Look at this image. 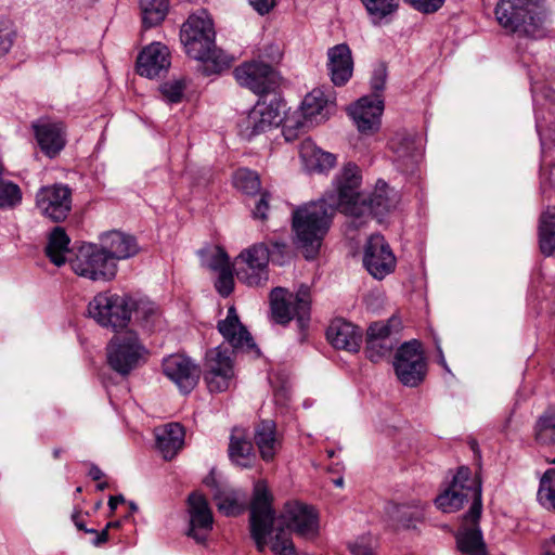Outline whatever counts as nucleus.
I'll return each instance as SVG.
<instances>
[{"mask_svg": "<svg viewBox=\"0 0 555 555\" xmlns=\"http://www.w3.org/2000/svg\"><path fill=\"white\" fill-rule=\"evenodd\" d=\"M69 237L61 227H55L49 234L46 254L55 266L60 267L66 261V254L69 253Z\"/></svg>", "mask_w": 555, "mask_h": 555, "instance_id": "c9c22d12", "label": "nucleus"}, {"mask_svg": "<svg viewBox=\"0 0 555 555\" xmlns=\"http://www.w3.org/2000/svg\"><path fill=\"white\" fill-rule=\"evenodd\" d=\"M41 151L50 158L55 157L65 146V130L61 122L39 120L33 125Z\"/></svg>", "mask_w": 555, "mask_h": 555, "instance_id": "393cba45", "label": "nucleus"}, {"mask_svg": "<svg viewBox=\"0 0 555 555\" xmlns=\"http://www.w3.org/2000/svg\"><path fill=\"white\" fill-rule=\"evenodd\" d=\"M142 23L145 28L159 25L166 17L169 9L168 0H141Z\"/></svg>", "mask_w": 555, "mask_h": 555, "instance_id": "4c0bfd02", "label": "nucleus"}, {"mask_svg": "<svg viewBox=\"0 0 555 555\" xmlns=\"http://www.w3.org/2000/svg\"><path fill=\"white\" fill-rule=\"evenodd\" d=\"M327 115V99L322 90L313 89L305 96L300 112L285 118L283 134L287 141H291L295 139L296 130L307 127L308 124H319L325 120Z\"/></svg>", "mask_w": 555, "mask_h": 555, "instance_id": "f8f14e48", "label": "nucleus"}, {"mask_svg": "<svg viewBox=\"0 0 555 555\" xmlns=\"http://www.w3.org/2000/svg\"><path fill=\"white\" fill-rule=\"evenodd\" d=\"M326 337L334 348L356 352L360 348L362 333L352 323L335 319L326 331Z\"/></svg>", "mask_w": 555, "mask_h": 555, "instance_id": "bb28decb", "label": "nucleus"}, {"mask_svg": "<svg viewBox=\"0 0 555 555\" xmlns=\"http://www.w3.org/2000/svg\"><path fill=\"white\" fill-rule=\"evenodd\" d=\"M327 70L335 86H344L349 81L353 73V60L348 44L339 43L327 50Z\"/></svg>", "mask_w": 555, "mask_h": 555, "instance_id": "a878e982", "label": "nucleus"}, {"mask_svg": "<svg viewBox=\"0 0 555 555\" xmlns=\"http://www.w3.org/2000/svg\"><path fill=\"white\" fill-rule=\"evenodd\" d=\"M390 149L396 155V160L405 171L412 169L421 158V144L410 133L402 132L392 137Z\"/></svg>", "mask_w": 555, "mask_h": 555, "instance_id": "c85d7f7f", "label": "nucleus"}, {"mask_svg": "<svg viewBox=\"0 0 555 555\" xmlns=\"http://www.w3.org/2000/svg\"><path fill=\"white\" fill-rule=\"evenodd\" d=\"M89 476L93 480H100L104 476V474L98 466L92 465L89 470Z\"/></svg>", "mask_w": 555, "mask_h": 555, "instance_id": "0e129e2a", "label": "nucleus"}, {"mask_svg": "<svg viewBox=\"0 0 555 555\" xmlns=\"http://www.w3.org/2000/svg\"><path fill=\"white\" fill-rule=\"evenodd\" d=\"M170 66V53L166 46L154 42L139 54L137 70L141 76L154 78L166 73Z\"/></svg>", "mask_w": 555, "mask_h": 555, "instance_id": "4be33fe9", "label": "nucleus"}, {"mask_svg": "<svg viewBox=\"0 0 555 555\" xmlns=\"http://www.w3.org/2000/svg\"><path fill=\"white\" fill-rule=\"evenodd\" d=\"M185 85L182 80L167 81L160 86L163 96L170 103H178L182 100Z\"/></svg>", "mask_w": 555, "mask_h": 555, "instance_id": "8fccbe9b", "label": "nucleus"}, {"mask_svg": "<svg viewBox=\"0 0 555 555\" xmlns=\"http://www.w3.org/2000/svg\"><path fill=\"white\" fill-rule=\"evenodd\" d=\"M386 82V70L384 67H379L374 70L371 79V87L375 92L384 90Z\"/></svg>", "mask_w": 555, "mask_h": 555, "instance_id": "13d9d810", "label": "nucleus"}, {"mask_svg": "<svg viewBox=\"0 0 555 555\" xmlns=\"http://www.w3.org/2000/svg\"><path fill=\"white\" fill-rule=\"evenodd\" d=\"M468 501H472V505L463 518L468 521L480 519L482 511L481 482L477 477H472L468 467H460L451 485L436 498L435 503L443 513H454Z\"/></svg>", "mask_w": 555, "mask_h": 555, "instance_id": "39448f33", "label": "nucleus"}, {"mask_svg": "<svg viewBox=\"0 0 555 555\" xmlns=\"http://www.w3.org/2000/svg\"><path fill=\"white\" fill-rule=\"evenodd\" d=\"M144 325L154 324L159 317V311L156 305L147 299H134L131 307V314Z\"/></svg>", "mask_w": 555, "mask_h": 555, "instance_id": "a18cd8bd", "label": "nucleus"}, {"mask_svg": "<svg viewBox=\"0 0 555 555\" xmlns=\"http://www.w3.org/2000/svg\"><path fill=\"white\" fill-rule=\"evenodd\" d=\"M212 20L206 12L191 15L181 28V42L189 56L203 63L206 75L228 68L231 59L215 44Z\"/></svg>", "mask_w": 555, "mask_h": 555, "instance_id": "f03ea898", "label": "nucleus"}, {"mask_svg": "<svg viewBox=\"0 0 555 555\" xmlns=\"http://www.w3.org/2000/svg\"><path fill=\"white\" fill-rule=\"evenodd\" d=\"M228 452L231 462L240 467L250 468L256 462V453L245 428L232 429Z\"/></svg>", "mask_w": 555, "mask_h": 555, "instance_id": "cd10ccee", "label": "nucleus"}, {"mask_svg": "<svg viewBox=\"0 0 555 555\" xmlns=\"http://www.w3.org/2000/svg\"><path fill=\"white\" fill-rule=\"evenodd\" d=\"M203 261L208 269L215 272L231 267L227 253L220 247H215Z\"/></svg>", "mask_w": 555, "mask_h": 555, "instance_id": "09e8293b", "label": "nucleus"}, {"mask_svg": "<svg viewBox=\"0 0 555 555\" xmlns=\"http://www.w3.org/2000/svg\"><path fill=\"white\" fill-rule=\"evenodd\" d=\"M119 526V522L118 521H115V522H108L106 526H105V529H109V528H115V527H118Z\"/></svg>", "mask_w": 555, "mask_h": 555, "instance_id": "338daca9", "label": "nucleus"}, {"mask_svg": "<svg viewBox=\"0 0 555 555\" xmlns=\"http://www.w3.org/2000/svg\"><path fill=\"white\" fill-rule=\"evenodd\" d=\"M163 371L184 393L190 392L196 386L201 375L199 367L191 359L181 354L167 357L163 361Z\"/></svg>", "mask_w": 555, "mask_h": 555, "instance_id": "6ab92c4d", "label": "nucleus"}, {"mask_svg": "<svg viewBox=\"0 0 555 555\" xmlns=\"http://www.w3.org/2000/svg\"><path fill=\"white\" fill-rule=\"evenodd\" d=\"M539 245L545 256L555 255V206L547 207L540 216Z\"/></svg>", "mask_w": 555, "mask_h": 555, "instance_id": "f704fd0d", "label": "nucleus"}, {"mask_svg": "<svg viewBox=\"0 0 555 555\" xmlns=\"http://www.w3.org/2000/svg\"><path fill=\"white\" fill-rule=\"evenodd\" d=\"M535 439L539 443H555V408L546 410L537 421Z\"/></svg>", "mask_w": 555, "mask_h": 555, "instance_id": "58836bf2", "label": "nucleus"}, {"mask_svg": "<svg viewBox=\"0 0 555 555\" xmlns=\"http://www.w3.org/2000/svg\"><path fill=\"white\" fill-rule=\"evenodd\" d=\"M190 527L188 535L197 543H204L212 529V513L208 502L199 493H192L189 496Z\"/></svg>", "mask_w": 555, "mask_h": 555, "instance_id": "412c9836", "label": "nucleus"}, {"mask_svg": "<svg viewBox=\"0 0 555 555\" xmlns=\"http://www.w3.org/2000/svg\"><path fill=\"white\" fill-rule=\"evenodd\" d=\"M22 201V192L17 184L8 181H0V208H12Z\"/></svg>", "mask_w": 555, "mask_h": 555, "instance_id": "de8ad7c7", "label": "nucleus"}, {"mask_svg": "<svg viewBox=\"0 0 555 555\" xmlns=\"http://www.w3.org/2000/svg\"><path fill=\"white\" fill-rule=\"evenodd\" d=\"M234 185L246 194L254 195L260 191V178L257 172L242 168L234 175Z\"/></svg>", "mask_w": 555, "mask_h": 555, "instance_id": "c03bdc74", "label": "nucleus"}, {"mask_svg": "<svg viewBox=\"0 0 555 555\" xmlns=\"http://www.w3.org/2000/svg\"><path fill=\"white\" fill-rule=\"evenodd\" d=\"M228 370H233V360L229 350L217 347L206 353L205 372L222 373Z\"/></svg>", "mask_w": 555, "mask_h": 555, "instance_id": "a19ab883", "label": "nucleus"}, {"mask_svg": "<svg viewBox=\"0 0 555 555\" xmlns=\"http://www.w3.org/2000/svg\"><path fill=\"white\" fill-rule=\"evenodd\" d=\"M498 23L511 33L539 38L547 21L545 0H500L495 7Z\"/></svg>", "mask_w": 555, "mask_h": 555, "instance_id": "7ed1b4c3", "label": "nucleus"}, {"mask_svg": "<svg viewBox=\"0 0 555 555\" xmlns=\"http://www.w3.org/2000/svg\"><path fill=\"white\" fill-rule=\"evenodd\" d=\"M393 337H366V354L372 362H378L389 356L395 347Z\"/></svg>", "mask_w": 555, "mask_h": 555, "instance_id": "37998d69", "label": "nucleus"}, {"mask_svg": "<svg viewBox=\"0 0 555 555\" xmlns=\"http://www.w3.org/2000/svg\"><path fill=\"white\" fill-rule=\"evenodd\" d=\"M99 247L116 264L118 261L135 256L139 246L133 236L120 231H109L103 233L99 237Z\"/></svg>", "mask_w": 555, "mask_h": 555, "instance_id": "5701e85b", "label": "nucleus"}, {"mask_svg": "<svg viewBox=\"0 0 555 555\" xmlns=\"http://www.w3.org/2000/svg\"><path fill=\"white\" fill-rule=\"evenodd\" d=\"M269 193L264 192L261 194V197L256 203V207L253 210V216L256 219L264 220L267 219V211L269 210Z\"/></svg>", "mask_w": 555, "mask_h": 555, "instance_id": "4d7b16f0", "label": "nucleus"}, {"mask_svg": "<svg viewBox=\"0 0 555 555\" xmlns=\"http://www.w3.org/2000/svg\"><path fill=\"white\" fill-rule=\"evenodd\" d=\"M363 263L369 273L378 280L393 271L396 258L382 235L370 236L364 250Z\"/></svg>", "mask_w": 555, "mask_h": 555, "instance_id": "f3484780", "label": "nucleus"}, {"mask_svg": "<svg viewBox=\"0 0 555 555\" xmlns=\"http://www.w3.org/2000/svg\"><path fill=\"white\" fill-rule=\"evenodd\" d=\"M385 514L395 527L414 528L424 517L422 504H398L389 502L385 506Z\"/></svg>", "mask_w": 555, "mask_h": 555, "instance_id": "72a5a7b5", "label": "nucleus"}, {"mask_svg": "<svg viewBox=\"0 0 555 555\" xmlns=\"http://www.w3.org/2000/svg\"><path fill=\"white\" fill-rule=\"evenodd\" d=\"M36 207L46 218L61 222L72 210V191L64 184L42 186L36 194Z\"/></svg>", "mask_w": 555, "mask_h": 555, "instance_id": "2eb2a0df", "label": "nucleus"}, {"mask_svg": "<svg viewBox=\"0 0 555 555\" xmlns=\"http://www.w3.org/2000/svg\"><path fill=\"white\" fill-rule=\"evenodd\" d=\"M283 108L284 105L275 96L270 100L260 99L248 112L247 116L240 121L241 135L250 140L278 127L283 120Z\"/></svg>", "mask_w": 555, "mask_h": 555, "instance_id": "9d476101", "label": "nucleus"}, {"mask_svg": "<svg viewBox=\"0 0 555 555\" xmlns=\"http://www.w3.org/2000/svg\"><path fill=\"white\" fill-rule=\"evenodd\" d=\"M310 304V288L306 285H301L296 294L283 287H275L270 294L272 319L282 325L295 319L300 331L309 324Z\"/></svg>", "mask_w": 555, "mask_h": 555, "instance_id": "423d86ee", "label": "nucleus"}, {"mask_svg": "<svg viewBox=\"0 0 555 555\" xmlns=\"http://www.w3.org/2000/svg\"><path fill=\"white\" fill-rule=\"evenodd\" d=\"M414 9L423 13H434L438 11L446 0H404Z\"/></svg>", "mask_w": 555, "mask_h": 555, "instance_id": "5fc2aeb1", "label": "nucleus"}, {"mask_svg": "<svg viewBox=\"0 0 555 555\" xmlns=\"http://www.w3.org/2000/svg\"><path fill=\"white\" fill-rule=\"evenodd\" d=\"M299 155L306 169L312 172L327 171L332 169L336 163L335 155L322 151L309 139L301 142Z\"/></svg>", "mask_w": 555, "mask_h": 555, "instance_id": "473e14b6", "label": "nucleus"}, {"mask_svg": "<svg viewBox=\"0 0 555 555\" xmlns=\"http://www.w3.org/2000/svg\"><path fill=\"white\" fill-rule=\"evenodd\" d=\"M398 201L399 195L397 191L389 188L385 181L379 180L370 195H362L351 217L365 218L371 214L376 216L383 215L393 209Z\"/></svg>", "mask_w": 555, "mask_h": 555, "instance_id": "a211bd4d", "label": "nucleus"}, {"mask_svg": "<svg viewBox=\"0 0 555 555\" xmlns=\"http://www.w3.org/2000/svg\"><path fill=\"white\" fill-rule=\"evenodd\" d=\"M361 184L360 169L356 164H347L337 178V196L323 198L332 209H338L351 217L363 194L359 192Z\"/></svg>", "mask_w": 555, "mask_h": 555, "instance_id": "4468645a", "label": "nucleus"}, {"mask_svg": "<svg viewBox=\"0 0 555 555\" xmlns=\"http://www.w3.org/2000/svg\"><path fill=\"white\" fill-rule=\"evenodd\" d=\"M133 297L109 291L96 294L88 305V313L102 327L118 332L131 320Z\"/></svg>", "mask_w": 555, "mask_h": 555, "instance_id": "0eeeda50", "label": "nucleus"}, {"mask_svg": "<svg viewBox=\"0 0 555 555\" xmlns=\"http://www.w3.org/2000/svg\"><path fill=\"white\" fill-rule=\"evenodd\" d=\"M538 501L545 508L555 512V468L547 469L541 477Z\"/></svg>", "mask_w": 555, "mask_h": 555, "instance_id": "79ce46f5", "label": "nucleus"}, {"mask_svg": "<svg viewBox=\"0 0 555 555\" xmlns=\"http://www.w3.org/2000/svg\"><path fill=\"white\" fill-rule=\"evenodd\" d=\"M372 22L380 23L386 17L395 14L399 8L398 0H361Z\"/></svg>", "mask_w": 555, "mask_h": 555, "instance_id": "ea45409f", "label": "nucleus"}, {"mask_svg": "<svg viewBox=\"0 0 555 555\" xmlns=\"http://www.w3.org/2000/svg\"><path fill=\"white\" fill-rule=\"evenodd\" d=\"M13 38L12 23L9 20L0 18V55H4L10 51Z\"/></svg>", "mask_w": 555, "mask_h": 555, "instance_id": "864d4df0", "label": "nucleus"}, {"mask_svg": "<svg viewBox=\"0 0 555 555\" xmlns=\"http://www.w3.org/2000/svg\"><path fill=\"white\" fill-rule=\"evenodd\" d=\"M82 512L80 509L74 511L72 514V520L74 521L75 526L78 530H86V527L81 520Z\"/></svg>", "mask_w": 555, "mask_h": 555, "instance_id": "052dcab7", "label": "nucleus"}, {"mask_svg": "<svg viewBox=\"0 0 555 555\" xmlns=\"http://www.w3.org/2000/svg\"><path fill=\"white\" fill-rule=\"evenodd\" d=\"M234 77L241 86L256 94L273 89L279 78L274 68L263 62H248L240 65L234 69Z\"/></svg>", "mask_w": 555, "mask_h": 555, "instance_id": "dca6fc26", "label": "nucleus"}, {"mask_svg": "<svg viewBox=\"0 0 555 555\" xmlns=\"http://www.w3.org/2000/svg\"><path fill=\"white\" fill-rule=\"evenodd\" d=\"M234 378V371L228 370L222 373L205 372L204 379L211 392H222L230 388Z\"/></svg>", "mask_w": 555, "mask_h": 555, "instance_id": "49530a36", "label": "nucleus"}, {"mask_svg": "<svg viewBox=\"0 0 555 555\" xmlns=\"http://www.w3.org/2000/svg\"><path fill=\"white\" fill-rule=\"evenodd\" d=\"M478 522L479 519L468 521L463 518L462 526L456 533L457 548L465 555H486V544Z\"/></svg>", "mask_w": 555, "mask_h": 555, "instance_id": "2f4dec72", "label": "nucleus"}, {"mask_svg": "<svg viewBox=\"0 0 555 555\" xmlns=\"http://www.w3.org/2000/svg\"><path fill=\"white\" fill-rule=\"evenodd\" d=\"M546 548L550 550L551 554H555V534L546 543Z\"/></svg>", "mask_w": 555, "mask_h": 555, "instance_id": "69168bd1", "label": "nucleus"}, {"mask_svg": "<svg viewBox=\"0 0 555 555\" xmlns=\"http://www.w3.org/2000/svg\"><path fill=\"white\" fill-rule=\"evenodd\" d=\"M334 483H335V486H337V487H343V485H344V479H343V478H337V479H335V480H334Z\"/></svg>", "mask_w": 555, "mask_h": 555, "instance_id": "774afa93", "label": "nucleus"}, {"mask_svg": "<svg viewBox=\"0 0 555 555\" xmlns=\"http://www.w3.org/2000/svg\"><path fill=\"white\" fill-rule=\"evenodd\" d=\"M254 442L260 457L264 462H272L282 449L283 437L276 429L272 420H263L255 425Z\"/></svg>", "mask_w": 555, "mask_h": 555, "instance_id": "b1692460", "label": "nucleus"}, {"mask_svg": "<svg viewBox=\"0 0 555 555\" xmlns=\"http://www.w3.org/2000/svg\"><path fill=\"white\" fill-rule=\"evenodd\" d=\"M108 539V530L107 529H103L101 532H98V534L95 535V539L93 541V544L95 546H99L103 543H105Z\"/></svg>", "mask_w": 555, "mask_h": 555, "instance_id": "680f3d73", "label": "nucleus"}, {"mask_svg": "<svg viewBox=\"0 0 555 555\" xmlns=\"http://www.w3.org/2000/svg\"><path fill=\"white\" fill-rule=\"evenodd\" d=\"M70 267L79 276L91 281L108 282L115 279L118 264L114 262L96 244L82 247Z\"/></svg>", "mask_w": 555, "mask_h": 555, "instance_id": "1a4fd4ad", "label": "nucleus"}, {"mask_svg": "<svg viewBox=\"0 0 555 555\" xmlns=\"http://www.w3.org/2000/svg\"><path fill=\"white\" fill-rule=\"evenodd\" d=\"M214 500L218 511L227 516L238 515L245 508L244 496L230 488H217L214 493Z\"/></svg>", "mask_w": 555, "mask_h": 555, "instance_id": "e433bc0d", "label": "nucleus"}, {"mask_svg": "<svg viewBox=\"0 0 555 555\" xmlns=\"http://www.w3.org/2000/svg\"><path fill=\"white\" fill-rule=\"evenodd\" d=\"M269 249L264 244H255L244 249L235 259L237 279L248 286H259L269 279Z\"/></svg>", "mask_w": 555, "mask_h": 555, "instance_id": "ddd939ff", "label": "nucleus"}, {"mask_svg": "<svg viewBox=\"0 0 555 555\" xmlns=\"http://www.w3.org/2000/svg\"><path fill=\"white\" fill-rule=\"evenodd\" d=\"M393 367L398 379L405 386L415 387L426 376L427 365L421 343H404L396 352Z\"/></svg>", "mask_w": 555, "mask_h": 555, "instance_id": "9b49d317", "label": "nucleus"}, {"mask_svg": "<svg viewBox=\"0 0 555 555\" xmlns=\"http://www.w3.org/2000/svg\"><path fill=\"white\" fill-rule=\"evenodd\" d=\"M276 0H249L250 5L261 15L269 13Z\"/></svg>", "mask_w": 555, "mask_h": 555, "instance_id": "bf43d9fd", "label": "nucleus"}, {"mask_svg": "<svg viewBox=\"0 0 555 555\" xmlns=\"http://www.w3.org/2000/svg\"><path fill=\"white\" fill-rule=\"evenodd\" d=\"M273 496L266 480L254 483L250 502V535L259 552L269 547L274 555H294L295 544L291 532L310 540L319 533V517L313 507L300 502H288L275 516Z\"/></svg>", "mask_w": 555, "mask_h": 555, "instance_id": "f257e3e1", "label": "nucleus"}, {"mask_svg": "<svg viewBox=\"0 0 555 555\" xmlns=\"http://www.w3.org/2000/svg\"><path fill=\"white\" fill-rule=\"evenodd\" d=\"M106 350L109 366L121 375L135 369L144 353L137 333L130 330L114 335Z\"/></svg>", "mask_w": 555, "mask_h": 555, "instance_id": "6e6552de", "label": "nucleus"}, {"mask_svg": "<svg viewBox=\"0 0 555 555\" xmlns=\"http://www.w3.org/2000/svg\"><path fill=\"white\" fill-rule=\"evenodd\" d=\"M218 330L233 348L255 347L249 333L241 324L234 307L229 308L227 318L218 323Z\"/></svg>", "mask_w": 555, "mask_h": 555, "instance_id": "c756f323", "label": "nucleus"}, {"mask_svg": "<svg viewBox=\"0 0 555 555\" xmlns=\"http://www.w3.org/2000/svg\"><path fill=\"white\" fill-rule=\"evenodd\" d=\"M383 111L384 103L377 95L363 96L349 108V114L359 132L371 135L380 127Z\"/></svg>", "mask_w": 555, "mask_h": 555, "instance_id": "aec40b11", "label": "nucleus"}, {"mask_svg": "<svg viewBox=\"0 0 555 555\" xmlns=\"http://www.w3.org/2000/svg\"><path fill=\"white\" fill-rule=\"evenodd\" d=\"M125 502V498L122 495L111 496L108 500V506L112 511L117 508V505Z\"/></svg>", "mask_w": 555, "mask_h": 555, "instance_id": "e2e57ef3", "label": "nucleus"}, {"mask_svg": "<svg viewBox=\"0 0 555 555\" xmlns=\"http://www.w3.org/2000/svg\"><path fill=\"white\" fill-rule=\"evenodd\" d=\"M217 292L222 297H228L234 289V276L231 267L218 272V279L215 282Z\"/></svg>", "mask_w": 555, "mask_h": 555, "instance_id": "3c124183", "label": "nucleus"}, {"mask_svg": "<svg viewBox=\"0 0 555 555\" xmlns=\"http://www.w3.org/2000/svg\"><path fill=\"white\" fill-rule=\"evenodd\" d=\"M349 550L353 555H374L372 540L361 538L349 545Z\"/></svg>", "mask_w": 555, "mask_h": 555, "instance_id": "6e6d98bb", "label": "nucleus"}, {"mask_svg": "<svg viewBox=\"0 0 555 555\" xmlns=\"http://www.w3.org/2000/svg\"><path fill=\"white\" fill-rule=\"evenodd\" d=\"M400 322L396 318L389 319L387 322H375L370 325L366 332V337L384 338L391 337V328H398Z\"/></svg>", "mask_w": 555, "mask_h": 555, "instance_id": "603ef678", "label": "nucleus"}, {"mask_svg": "<svg viewBox=\"0 0 555 555\" xmlns=\"http://www.w3.org/2000/svg\"><path fill=\"white\" fill-rule=\"evenodd\" d=\"M333 212L334 209L324 199L307 204L293 212L295 245L306 259H313L318 255Z\"/></svg>", "mask_w": 555, "mask_h": 555, "instance_id": "20e7f679", "label": "nucleus"}, {"mask_svg": "<svg viewBox=\"0 0 555 555\" xmlns=\"http://www.w3.org/2000/svg\"><path fill=\"white\" fill-rule=\"evenodd\" d=\"M184 435L179 423H169L155 429L156 446L165 460H171L182 449Z\"/></svg>", "mask_w": 555, "mask_h": 555, "instance_id": "7c9ffc66", "label": "nucleus"}]
</instances>
